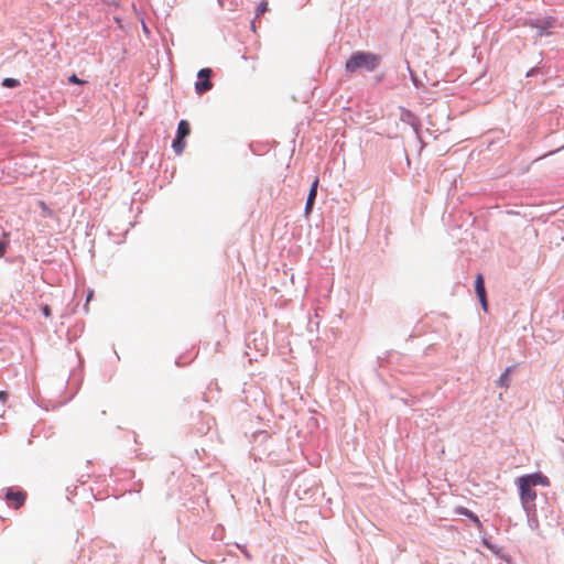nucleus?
<instances>
[{"label":"nucleus","mask_w":564,"mask_h":564,"mask_svg":"<svg viewBox=\"0 0 564 564\" xmlns=\"http://www.w3.org/2000/svg\"><path fill=\"white\" fill-rule=\"evenodd\" d=\"M381 55L369 51H355L346 61L345 70L357 73L360 70L373 72L381 63Z\"/></svg>","instance_id":"nucleus-1"},{"label":"nucleus","mask_w":564,"mask_h":564,"mask_svg":"<svg viewBox=\"0 0 564 564\" xmlns=\"http://www.w3.org/2000/svg\"><path fill=\"white\" fill-rule=\"evenodd\" d=\"M523 25L535 29V37L541 39L553 35V30L563 28L564 23L554 14H538L535 18L525 19Z\"/></svg>","instance_id":"nucleus-2"},{"label":"nucleus","mask_w":564,"mask_h":564,"mask_svg":"<svg viewBox=\"0 0 564 564\" xmlns=\"http://www.w3.org/2000/svg\"><path fill=\"white\" fill-rule=\"evenodd\" d=\"M517 486L519 490L520 501L523 509L536 507V491L534 487H531L528 482L521 478L517 479Z\"/></svg>","instance_id":"nucleus-3"},{"label":"nucleus","mask_w":564,"mask_h":564,"mask_svg":"<svg viewBox=\"0 0 564 564\" xmlns=\"http://www.w3.org/2000/svg\"><path fill=\"white\" fill-rule=\"evenodd\" d=\"M213 70L210 68H200L197 73V80L195 82V91L197 95H203L213 88L210 77Z\"/></svg>","instance_id":"nucleus-4"},{"label":"nucleus","mask_w":564,"mask_h":564,"mask_svg":"<svg viewBox=\"0 0 564 564\" xmlns=\"http://www.w3.org/2000/svg\"><path fill=\"white\" fill-rule=\"evenodd\" d=\"M400 109H401L400 120L402 122L409 124L413 129V132L415 133L416 139L420 142H422V138H421V121H420V119L411 110H409L406 108H403V107H401Z\"/></svg>","instance_id":"nucleus-5"},{"label":"nucleus","mask_w":564,"mask_h":564,"mask_svg":"<svg viewBox=\"0 0 564 564\" xmlns=\"http://www.w3.org/2000/svg\"><path fill=\"white\" fill-rule=\"evenodd\" d=\"M4 498L9 506L13 507L14 509H19L24 505L26 494L23 490L9 487L6 491Z\"/></svg>","instance_id":"nucleus-6"},{"label":"nucleus","mask_w":564,"mask_h":564,"mask_svg":"<svg viewBox=\"0 0 564 564\" xmlns=\"http://www.w3.org/2000/svg\"><path fill=\"white\" fill-rule=\"evenodd\" d=\"M519 478H521L522 480H524L531 487H534V488L536 486L547 487L550 485L549 478L540 471L525 474V475L520 476Z\"/></svg>","instance_id":"nucleus-7"},{"label":"nucleus","mask_w":564,"mask_h":564,"mask_svg":"<svg viewBox=\"0 0 564 564\" xmlns=\"http://www.w3.org/2000/svg\"><path fill=\"white\" fill-rule=\"evenodd\" d=\"M318 184H319L318 177H316L311 184V187H310V191H308V194L306 197V202H305V207H304V213L306 216L313 212V208H314V205L316 202V197H317Z\"/></svg>","instance_id":"nucleus-8"},{"label":"nucleus","mask_w":564,"mask_h":564,"mask_svg":"<svg viewBox=\"0 0 564 564\" xmlns=\"http://www.w3.org/2000/svg\"><path fill=\"white\" fill-rule=\"evenodd\" d=\"M475 292L476 295L484 308V311L488 310V302H487V295H486V288H485V280L481 274H478L475 280Z\"/></svg>","instance_id":"nucleus-9"},{"label":"nucleus","mask_w":564,"mask_h":564,"mask_svg":"<svg viewBox=\"0 0 564 564\" xmlns=\"http://www.w3.org/2000/svg\"><path fill=\"white\" fill-rule=\"evenodd\" d=\"M455 513L458 514V516L466 517L467 519H469L476 525V528L479 531L482 530V522L480 521L479 517L475 512L469 510L468 508L459 506V507H457L455 509Z\"/></svg>","instance_id":"nucleus-10"},{"label":"nucleus","mask_w":564,"mask_h":564,"mask_svg":"<svg viewBox=\"0 0 564 564\" xmlns=\"http://www.w3.org/2000/svg\"><path fill=\"white\" fill-rule=\"evenodd\" d=\"M523 510L527 514L528 525L530 527L531 530H536L539 528L536 507H532V508L523 509Z\"/></svg>","instance_id":"nucleus-11"},{"label":"nucleus","mask_w":564,"mask_h":564,"mask_svg":"<svg viewBox=\"0 0 564 564\" xmlns=\"http://www.w3.org/2000/svg\"><path fill=\"white\" fill-rule=\"evenodd\" d=\"M516 366H509L506 370L500 375L497 379L496 384L499 388H508L510 384V373L514 369Z\"/></svg>","instance_id":"nucleus-12"},{"label":"nucleus","mask_w":564,"mask_h":564,"mask_svg":"<svg viewBox=\"0 0 564 564\" xmlns=\"http://www.w3.org/2000/svg\"><path fill=\"white\" fill-rule=\"evenodd\" d=\"M189 133H191L189 122L184 119L180 120V122L177 123L176 137L186 139V137H188Z\"/></svg>","instance_id":"nucleus-13"},{"label":"nucleus","mask_w":564,"mask_h":564,"mask_svg":"<svg viewBox=\"0 0 564 564\" xmlns=\"http://www.w3.org/2000/svg\"><path fill=\"white\" fill-rule=\"evenodd\" d=\"M185 147H186L185 139L175 135V138L172 141V149L174 150L175 154L176 155L182 154Z\"/></svg>","instance_id":"nucleus-14"},{"label":"nucleus","mask_w":564,"mask_h":564,"mask_svg":"<svg viewBox=\"0 0 564 564\" xmlns=\"http://www.w3.org/2000/svg\"><path fill=\"white\" fill-rule=\"evenodd\" d=\"M9 232L6 230L2 231V237L0 238V258H2L9 247L10 240H9Z\"/></svg>","instance_id":"nucleus-15"},{"label":"nucleus","mask_w":564,"mask_h":564,"mask_svg":"<svg viewBox=\"0 0 564 564\" xmlns=\"http://www.w3.org/2000/svg\"><path fill=\"white\" fill-rule=\"evenodd\" d=\"M481 543H482V545H484L486 549H488L489 551H491L494 554H498V553H499V551H500V549H499L496 544H494V543L490 541V538H488V536H486V535H484V536L481 538Z\"/></svg>","instance_id":"nucleus-16"},{"label":"nucleus","mask_w":564,"mask_h":564,"mask_svg":"<svg viewBox=\"0 0 564 564\" xmlns=\"http://www.w3.org/2000/svg\"><path fill=\"white\" fill-rule=\"evenodd\" d=\"M20 85H21L20 80L17 78H12V77H6L1 83V86L4 88H17Z\"/></svg>","instance_id":"nucleus-17"},{"label":"nucleus","mask_w":564,"mask_h":564,"mask_svg":"<svg viewBox=\"0 0 564 564\" xmlns=\"http://www.w3.org/2000/svg\"><path fill=\"white\" fill-rule=\"evenodd\" d=\"M406 68L409 70V74H410V77H411V80H412V84L416 87V88H420L422 86V82L419 79V77L416 76V74L411 69L409 63H406Z\"/></svg>","instance_id":"nucleus-18"},{"label":"nucleus","mask_w":564,"mask_h":564,"mask_svg":"<svg viewBox=\"0 0 564 564\" xmlns=\"http://www.w3.org/2000/svg\"><path fill=\"white\" fill-rule=\"evenodd\" d=\"M268 11V2L265 1H261L260 3L257 4V8H256V18L254 20L260 17L261 14H263L264 12Z\"/></svg>","instance_id":"nucleus-19"},{"label":"nucleus","mask_w":564,"mask_h":564,"mask_svg":"<svg viewBox=\"0 0 564 564\" xmlns=\"http://www.w3.org/2000/svg\"><path fill=\"white\" fill-rule=\"evenodd\" d=\"M68 83L69 84H76V85H83L85 84L86 82L84 79H80L76 74H72L69 77H68Z\"/></svg>","instance_id":"nucleus-20"},{"label":"nucleus","mask_w":564,"mask_h":564,"mask_svg":"<svg viewBox=\"0 0 564 564\" xmlns=\"http://www.w3.org/2000/svg\"><path fill=\"white\" fill-rule=\"evenodd\" d=\"M41 312L42 314L46 317V318H50L52 316V310L50 307V305L47 304H43L41 305Z\"/></svg>","instance_id":"nucleus-21"},{"label":"nucleus","mask_w":564,"mask_h":564,"mask_svg":"<svg viewBox=\"0 0 564 564\" xmlns=\"http://www.w3.org/2000/svg\"><path fill=\"white\" fill-rule=\"evenodd\" d=\"M540 72V67L535 66V67H532L530 68L527 73H525V77H532V76H535L538 73Z\"/></svg>","instance_id":"nucleus-22"},{"label":"nucleus","mask_w":564,"mask_h":564,"mask_svg":"<svg viewBox=\"0 0 564 564\" xmlns=\"http://www.w3.org/2000/svg\"><path fill=\"white\" fill-rule=\"evenodd\" d=\"M94 295V292L90 290L86 296V304L84 305V310L86 311V313L88 312V302L90 301V299L93 297Z\"/></svg>","instance_id":"nucleus-23"},{"label":"nucleus","mask_w":564,"mask_h":564,"mask_svg":"<svg viewBox=\"0 0 564 564\" xmlns=\"http://www.w3.org/2000/svg\"><path fill=\"white\" fill-rule=\"evenodd\" d=\"M9 394L7 391H0V402H4L8 399Z\"/></svg>","instance_id":"nucleus-24"},{"label":"nucleus","mask_w":564,"mask_h":564,"mask_svg":"<svg viewBox=\"0 0 564 564\" xmlns=\"http://www.w3.org/2000/svg\"><path fill=\"white\" fill-rule=\"evenodd\" d=\"M238 547L242 551V553L245 554V556L248 558V560H251V555L250 553L248 552V550L246 547H241L238 545Z\"/></svg>","instance_id":"nucleus-25"},{"label":"nucleus","mask_w":564,"mask_h":564,"mask_svg":"<svg viewBox=\"0 0 564 564\" xmlns=\"http://www.w3.org/2000/svg\"><path fill=\"white\" fill-rule=\"evenodd\" d=\"M133 490H134L135 492H139V491L141 490V484H138V485H137V484H134V485H133Z\"/></svg>","instance_id":"nucleus-26"},{"label":"nucleus","mask_w":564,"mask_h":564,"mask_svg":"<svg viewBox=\"0 0 564 564\" xmlns=\"http://www.w3.org/2000/svg\"><path fill=\"white\" fill-rule=\"evenodd\" d=\"M383 77H384V75H383V74H381V75L377 76V82H378V83H379V82H381V80L383 79Z\"/></svg>","instance_id":"nucleus-27"},{"label":"nucleus","mask_w":564,"mask_h":564,"mask_svg":"<svg viewBox=\"0 0 564 564\" xmlns=\"http://www.w3.org/2000/svg\"><path fill=\"white\" fill-rule=\"evenodd\" d=\"M251 28H252V30H256V23H254V20L251 22Z\"/></svg>","instance_id":"nucleus-28"},{"label":"nucleus","mask_w":564,"mask_h":564,"mask_svg":"<svg viewBox=\"0 0 564 564\" xmlns=\"http://www.w3.org/2000/svg\"><path fill=\"white\" fill-rule=\"evenodd\" d=\"M563 149H564V145H563L562 148H560L557 151H561V150H563Z\"/></svg>","instance_id":"nucleus-29"}]
</instances>
